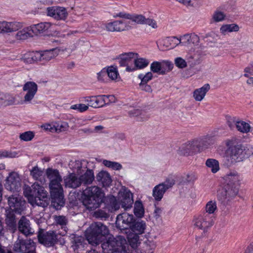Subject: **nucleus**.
<instances>
[{"label":"nucleus","mask_w":253,"mask_h":253,"mask_svg":"<svg viewBox=\"0 0 253 253\" xmlns=\"http://www.w3.org/2000/svg\"><path fill=\"white\" fill-rule=\"evenodd\" d=\"M225 145L227 147L226 161L223 165L226 167L242 162L251 156L250 149L240 143L239 139L235 137L226 140Z\"/></svg>","instance_id":"obj_1"},{"label":"nucleus","mask_w":253,"mask_h":253,"mask_svg":"<svg viewBox=\"0 0 253 253\" xmlns=\"http://www.w3.org/2000/svg\"><path fill=\"white\" fill-rule=\"evenodd\" d=\"M23 194L33 206L37 205L45 208L49 204V198L47 192L37 182L34 183L31 187L25 186Z\"/></svg>","instance_id":"obj_2"},{"label":"nucleus","mask_w":253,"mask_h":253,"mask_svg":"<svg viewBox=\"0 0 253 253\" xmlns=\"http://www.w3.org/2000/svg\"><path fill=\"white\" fill-rule=\"evenodd\" d=\"M103 196V193L98 187H88L83 192L82 203L87 209L93 210L100 206Z\"/></svg>","instance_id":"obj_3"},{"label":"nucleus","mask_w":253,"mask_h":253,"mask_svg":"<svg viewBox=\"0 0 253 253\" xmlns=\"http://www.w3.org/2000/svg\"><path fill=\"white\" fill-rule=\"evenodd\" d=\"M109 234L107 227L100 222L92 223L86 231V238L92 245H97L102 238Z\"/></svg>","instance_id":"obj_4"},{"label":"nucleus","mask_w":253,"mask_h":253,"mask_svg":"<svg viewBox=\"0 0 253 253\" xmlns=\"http://www.w3.org/2000/svg\"><path fill=\"white\" fill-rule=\"evenodd\" d=\"M62 181H56L50 183V196L51 198V204L56 209H60L64 205V200L63 194V188L61 184Z\"/></svg>","instance_id":"obj_5"},{"label":"nucleus","mask_w":253,"mask_h":253,"mask_svg":"<svg viewBox=\"0 0 253 253\" xmlns=\"http://www.w3.org/2000/svg\"><path fill=\"white\" fill-rule=\"evenodd\" d=\"M118 240L113 236H110L108 239L104 242L102 245V249L104 253H121L124 250L122 241L121 238Z\"/></svg>","instance_id":"obj_6"},{"label":"nucleus","mask_w":253,"mask_h":253,"mask_svg":"<svg viewBox=\"0 0 253 253\" xmlns=\"http://www.w3.org/2000/svg\"><path fill=\"white\" fill-rule=\"evenodd\" d=\"M13 251L18 253H36V245L31 239L18 238L14 243Z\"/></svg>","instance_id":"obj_7"},{"label":"nucleus","mask_w":253,"mask_h":253,"mask_svg":"<svg viewBox=\"0 0 253 253\" xmlns=\"http://www.w3.org/2000/svg\"><path fill=\"white\" fill-rule=\"evenodd\" d=\"M214 218V217L210 216V215L208 213H203L194 217L193 220L194 226L205 232L213 225Z\"/></svg>","instance_id":"obj_8"},{"label":"nucleus","mask_w":253,"mask_h":253,"mask_svg":"<svg viewBox=\"0 0 253 253\" xmlns=\"http://www.w3.org/2000/svg\"><path fill=\"white\" fill-rule=\"evenodd\" d=\"M136 55L137 53L132 52L121 54L118 58L120 66L127 72L134 71V61Z\"/></svg>","instance_id":"obj_9"},{"label":"nucleus","mask_w":253,"mask_h":253,"mask_svg":"<svg viewBox=\"0 0 253 253\" xmlns=\"http://www.w3.org/2000/svg\"><path fill=\"white\" fill-rule=\"evenodd\" d=\"M238 186L224 184L223 188L218 192V199L223 202L228 201L234 198L238 193Z\"/></svg>","instance_id":"obj_10"},{"label":"nucleus","mask_w":253,"mask_h":253,"mask_svg":"<svg viewBox=\"0 0 253 253\" xmlns=\"http://www.w3.org/2000/svg\"><path fill=\"white\" fill-rule=\"evenodd\" d=\"M58 235L54 231L49 230L45 233L40 232L38 235L39 242L46 247L54 246L58 242Z\"/></svg>","instance_id":"obj_11"},{"label":"nucleus","mask_w":253,"mask_h":253,"mask_svg":"<svg viewBox=\"0 0 253 253\" xmlns=\"http://www.w3.org/2000/svg\"><path fill=\"white\" fill-rule=\"evenodd\" d=\"M5 188L10 191H19L21 189V179L19 174L15 171L9 173L6 179Z\"/></svg>","instance_id":"obj_12"},{"label":"nucleus","mask_w":253,"mask_h":253,"mask_svg":"<svg viewBox=\"0 0 253 253\" xmlns=\"http://www.w3.org/2000/svg\"><path fill=\"white\" fill-rule=\"evenodd\" d=\"M7 203L10 209L8 210L15 211L19 214L24 210L25 202L22 200V197L18 195H12L8 197Z\"/></svg>","instance_id":"obj_13"},{"label":"nucleus","mask_w":253,"mask_h":253,"mask_svg":"<svg viewBox=\"0 0 253 253\" xmlns=\"http://www.w3.org/2000/svg\"><path fill=\"white\" fill-rule=\"evenodd\" d=\"M133 221V215L123 213L117 216L116 221V226L121 230H128Z\"/></svg>","instance_id":"obj_14"},{"label":"nucleus","mask_w":253,"mask_h":253,"mask_svg":"<svg viewBox=\"0 0 253 253\" xmlns=\"http://www.w3.org/2000/svg\"><path fill=\"white\" fill-rule=\"evenodd\" d=\"M47 15L57 20H65L68 13L63 7L51 6L47 8Z\"/></svg>","instance_id":"obj_15"},{"label":"nucleus","mask_w":253,"mask_h":253,"mask_svg":"<svg viewBox=\"0 0 253 253\" xmlns=\"http://www.w3.org/2000/svg\"><path fill=\"white\" fill-rule=\"evenodd\" d=\"M201 141L195 139L189 141L183 144L179 148V153L181 155H186L193 153L198 150V147L201 146Z\"/></svg>","instance_id":"obj_16"},{"label":"nucleus","mask_w":253,"mask_h":253,"mask_svg":"<svg viewBox=\"0 0 253 253\" xmlns=\"http://www.w3.org/2000/svg\"><path fill=\"white\" fill-rule=\"evenodd\" d=\"M23 90L26 92L24 97V102L29 103L34 98L37 92L38 85L35 82H28L23 85Z\"/></svg>","instance_id":"obj_17"},{"label":"nucleus","mask_w":253,"mask_h":253,"mask_svg":"<svg viewBox=\"0 0 253 253\" xmlns=\"http://www.w3.org/2000/svg\"><path fill=\"white\" fill-rule=\"evenodd\" d=\"M106 28L110 32H121L130 29L129 22L123 20H117L106 24Z\"/></svg>","instance_id":"obj_18"},{"label":"nucleus","mask_w":253,"mask_h":253,"mask_svg":"<svg viewBox=\"0 0 253 253\" xmlns=\"http://www.w3.org/2000/svg\"><path fill=\"white\" fill-rule=\"evenodd\" d=\"M119 197L122 207L125 210L131 208L133 201L132 195L129 191L126 190L119 193Z\"/></svg>","instance_id":"obj_19"},{"label":"nucleus","mask_w":253,"mask_h":253,"mask_svg":"<svg viewBox=\"0 0 253 253\" xmlns=\"http://www.w3.org/2000/svg\"><path fill=\"white\" fill-rule=\"evenodd\" d=\"M18 229L26 236L33 235L34 232L31 227L29 220L24 216H22L18 222Z\"/></svg>","instance_id":"obj_20"},{"label":"nucleus","mask_w":253,"mask_h":253,"mask_svg":"<svg viewBox=\"0 0 253 253\" xmlns=\"http://www.w3.org/2000/svg\"><path fill=\"white\" fill-rule=\"evenodd\" d=\"M181 42V39L176 37H166L162 38L160 46L162 50H165L169 48H174Z\"/></svg>","instance_id":"obj_21"},{"label":"nucleus","mask_w":253,"mask_h":253,"mask_svg":"<svg viewBox=\"0 0 253 253\" xmlns=\"http://www.w3.org/2000/svg\"><path fill=\"white\" fill-rule=\"evenodd\" d=\"M175 178L174 175L170 174L166 177L164 182L159 184V201L163 198V195L166 191L174 185Z\"/></svg>","instance_id":"obj_22"},{"label":"nucleus","mask_w":253,"mask_h":253,"mask_svg":"<svg viewBox=\"0 0 253 253\" xmlns=\"http://www.w3.org/2000/svg\"><path fill=\"white\" fill-rule=\"evenodd\" d=\"M64 182L66 187L74 189L80 187L82 184L80 177L75 173H70L64 178Z\"/></svg>","instance_id":"obj_23"},{"label":"nucleus","mask_w":253,"mask_h":253,"mask_svg":"<svg viewBox=\"0 0 253 253\" xmlns=\"http://www.w3.org/2000/svg\"><path fill=\"white\" fill-rule=\"evenodd\" d=\"M1 33H9L16 31L23 27L22 23L17 22H7L3 21L0 22Z\"/></svg>","instance_id":"obj_24"},{"label":"nucleus","mask_w":253,"mask_h":253,"mask_svg":"<svg viewBox=\"0 0 253 253\" xmlns=\"http://www.w3.org/2000/svg\"><path fill=\"white\" fill-rule=\"evenodd\" d=\"M14 212L11 210L5 211V223L10 230L14 232L17 229V219Z\"/></svg>","instance_id":"obj_25"},{"label":"nucleus","mask_w":253,"mask_h":253,"mask_svg":"<svg viewBox=\"0 0 253 253\" xmlns=\"http://www.w3.org/2000/svg\"><path fill=\"white\" fill-rule=\"evenodd\" d=\"M181 43L184 45H198L200 42L199 36L194 33L187 34L181 37Z\"/></svg>","instance_id":"obj_26"},{"label":"nucleus","mask_w":253,"mask_h":253,"mask_svg":"<svg viewBox=\"0 0 253 253\" xmlns=\"http://www.w3.org/2000/svg\"><path fill=\"white\" fill-rule=\"evenodd\" d=\"M59 50L53 48L49 50H44L40 52L39 60L41 61H48L55 58L58 54Z\"/></svg>","instance_id":"obj_27"},{"label":"nucleus","mask_w":253,"mask_h":253,"mask_svg":"<svg viewBox=\"0 0 253 253\" xmlns=\"http://www.w3.org/2000/svg\"><path fill=\"white\" fill-rule=\"evenodd\" d=\"M224 184L231 185L239 186L240 181V176L237 172H231L227 174L224 177Z\"/></svg>","instance_id":"obj_28"},{"label":"nucleus","mask_w":253,"mask_h":253,"mask_svg":"<svg viewBox=\"0 0 253 253\" xmlns=\"http://www.w3.org/2000/svg\"><path fill=\"white\" fill-rule=\"evenodd\" d=\"M210 89V86L209 84H207L201 88L195 89L193 92L194 98L197 101H202Z\"/></svg>","instance_id":"obj_29"},{"label":"nucleus","mask_w":253,"mask_h":253,"mask_svg":"<svg viewBox=\"0 0 253 253\" xmlns=\"http://www.w3.org/2000/svg\"><path fill=\"white\" fill-rule=\"evenodd\" d=\"M96 180L103 187L109 186L112 182V179L109 173L103 171H100L97 174Z\"/></svg>","instance_id":"obj_30"},{"label":"nucleus","mask_w":253,"mask_h":253,"mask_svg":"<svg viewBox=\"0 0 253 253\" xmlns=\"http://www.w3.org/2000/svg\"><path fill=\"white\" fill-rule=\"evenodd\" d=\"M102 97H99V95L87 96L84 98V101L88 102V106L99 108L101 107V105L104 103Z\"/></svg>","instance_id":"obj_31"},{"label":"nucleus","mask_w":253,"mask_h":253,"mask_svg":"<svg viewBox=\"0 0 253 253\" xmlns=\"http://www.w3.org/2000/svg\"><path fill=\"white\" fill-rule=\"evenodd\" d=\"M145 228V222L142 220H138L135 222L132 221V223L130 228L128 229V231H131L132 232L138 234H142L144 232Z\"/></svg>","instance_id":"obj_32"},{"label":"nucleus","mask_w":253,"mask_h":253,"mask_svg":"<svg viewBox=\"0 0 253 253\" xmlns=\"http://www.w3.org/2000/svg\"><path fill=\"white\" fill-rule=\"evenodd\" d=\"M40 52L38 51L29 52L22 57V60L26 63L32 64L39 60Z\"/></svg>","instance_id":"obj_33"},{"label":"nucleus","mask_w":253,"mask_h":253,"mask_svg":"<svg viewBox=\"0 0 253 253\" xmlns=\"http://www.w3.org/2000/svg\"><path fill=\"white\" fill-rule=\"evenodd\" d=\"M51 26L50 23H41L31 26L33 35H37L47 31Z\"/></svg>","instance_id":"obj_34"},{"label":"nucleus","mask_w":253,"mask_h":253,"mask_svg":"<svg viewBox=\"0 0 253 253\" xmlns=\"http://www.w3.org/2000/svg\"><path fill=\"white\" fill-rule=\"evenodd\" d=\"M53 219L56 225H60L61 229H63L64 232L62 233V235H64L67 232L68 228L66 226L68 222L67 218L63 215H54Z\"/></svg>","instance_id":"obj_35"},{"label":"nucleus","mask_w":253,"mask_h":253,"mask_svg":"<svg viewBox=\"0 0 253 253\" xmlns=\"http://www.w3.org/2000/svg\"><path fill=\"white\" fill-rule=\"evenodd\" d=\"M81 183L84 185L90 184L94 179V173L92 170L87 169L85 173L80 176Z\"/></svg>","instance_id":"obj_36"},{"label":"nucleus","mask_w":253,"mask_h":253,"mask_svg":"<svg viewBox=\"0 0 253 253\" xmlns=\"http://www.w3.org/2000/svg\"><path fill=\"white\" fill-rule=\"evenodd\" d=\"M235 127L241 133H248L250 132L251 126L249 123L238 119V121L235 122Z\"/></svg>","instance_id":"obj_37"},{"label":"nucleus","mask_w":253,"mask_h":253,"mask_svg":"<svg viewBox=\"0 0 253 253\" xmlns=\"http://www.w3.org/2000/svg\"><path fill=\"white\" fill-rule=\"evenodd\" d=\"M46 175L48 178L50 180V183L62 181V177L57 169H48L46 170Z\"/></svg>","instance_id":"obj_38"},{"label":"nucleus","mask_w":253,"mask_h":253,"mask_svg":"<svg viewBox=\"0 0 253 253\" xmlns=\"http://www.w3.org/2000/svg\"><path fill=\"white\" fill-rule=\"evenodd\" d=\"M173 65L168 60H163L159 62V74L164 75L172 70Z\"/></svg>","instance_id":"obj_39"},{"label":"nucleus","mask_w":253,"mask_h":253,"mask_svg":"<svg viewBox=\"0 0 253 253\" xmlns=\"http://www.w3.org/2000/svg\"><path fill=\"white\" fill-rule=\"evenodd\" d=\"M30 29H31V26L19 31L15 35L16 39L18 40H24L33 37V34Z\"/></svg>","instance_id":"obj_40"},{"label":"nucleus","mask_w":253,"mask_h":253,"mask_svg":"<svg viewBox=\"0 0 253 253\" xmlns=\"http://www.w3.org/2000/svg\"><path fill=\"white\" fill-rule=\"evenodd\" d=\"M206 166L211 169L213 173H215L220 169L219 162L214 159H208L205 163Z\"/></svg>","instance_id":"obj_41"},{"label":"nucleus","mask_w":253,"mask_h":253,"mask_svg":"<svg viewBox=\"0 0 253 253\" xmlns=\"http://www.w3.org/2000/svg\"><path fill=\"white\" fill-rule=\"evenodd\" d=\"M127 235V240L130 246L134 249L137 247L138 245L140 244L139 237L138 234L130 232Z\"/></svg>","instance_id":"obj_42"},{"label":"nucleus","mask_w":253,"mask_h":253,"mask_svg":"<svg viewBox=\"0 0 253 253\" xmlns=\"http://www.w3.org/2000/svg\"><path fill=\"white\" fill-rule=\"evenodd\" d=\"M217 210V208L216 202L211 200L209 201L206 205L204 213L210 214L211 217H214V213Z\"/></svg>","instance_id":"obj_43"},{"label":"nucleus","mask_w":253,"mask_h":253,"mask_svg":"<svg viewBox=\"0 0 253 253\" xmlns=\"http://www.w3.org/2000/svg\"><path fill=\"white\" fill-rule=\"evenodd\" d=\"M149 63L148 60L143 58H138L137 55L135 56L134 61V71L147 67Z\"/></svg>","instance_id":"obj_44"},{"label":"nucleus","mask_w":253,"mask_h":253,"mask_svg":"<svg viewBox=\"0 0 253 253\" xmlns=\"http://www.w3.org/2000/svg\"><path fill=\"white\" fill-rule=\"evenodd\" d=\"M1 102V106H8L12 105L14 103L15 98L8 94L1 93V98H0Z\"/></svg>","instance_id":"obj_45"},{"label":"nucleus","mask_w":253,"mask_h":253,"mask_svg":"<svg viewBox=\"0 0 253 253\" xmlns=\"http://www.w3.org/2000/svg\"><path fill=\"white\" fill-rule=\"evenodd\" d=\"M239 29V26L235 24H226L222 25L220 29V32L223 35L227 33L238 31Z\"/></svg>","instance_id":"obj_46"},{"label":"nucleus","mask_w":253,"mask_h":253,"mask_svg":"<svg viewBox=\"0 0 253 253\" xmlns=\"http://www.w3.org/2000/svg\"><path fill=\"white\" fill-rule=\"evenodd\" d=\"M108 200L109 206L112 211L119 209L121 205L120 201L118 202L115 196L111 195L108 197Z\"/></svg>","instance_id":"obj_47"},{"label":"nucleus","mask_w":253,"mask_h":253,"mask_svg":"<svg viewBox=\"0 0 253 253\" xmlns=\"http://www.w3.org/2000/svg\"><path fill=\"white\" fill-rule=\"evenodd\" d=\"M106 71L108 77L112 80L117 79L119 76L117 68L116 67H108L107 68H106Z\"/></svg>","instance_id":"obj_48"},{"label":"nucleus","mask_w":253,"mask_h":253,"mask_svg":"<svg viewBox=\"0 0 253 253\" xmlns=\"http://www.w3.org/2000/svg\"><path fill=\"white\" fill-rule=\"evenodd\" d=\"M144 208L142 204L140 201H136L134 204V213L138 217H141L144 214Z\"/></svg>","instance_id":"obj_49"},{"label":"nucleus","mask_w":253,"mask_h":253,"mask_svg":"<svg viewBox=\"0 0 253 253\" xmlns=\"http://www.w3.org/2000/svg\"><path fill=\"white\" fill-rule=\"evenodd\" d=\"M43 171L38 166H35L30 170V175L36 180H39L43 175Z\"/></svg>","instance_id":"obj_50"},{"label":"nucleus","mask_w":253,"mask_h":253,"mask_svg":"<svg viewBox=\"0 0 253 253\" xmlns=\"http://www.w3.org/2000/svg\"><path fill=\"white\" fill-rule=\"evenodd\" d=\"M103 164L107 167L112 169L114 170H120L122 169V165L117 163L108 160H104Z\"/></svg>","instance_id":"obj_51"},{"label":"nucleus","mask_w":253,"mask_h":253,"mask_svg":"<svg viewBox=\"0 0 253 253\" xmlns=\"http://www.w3.org/2000/svg\"><path fill=\"white\" fill-rule=\"evenodd\" d=\"M145 17L141 14H130V20L139 24H144Z\"/></svg>","instance_id":"obj_52"},{"label":"nucleus","mask_w":253,"mask_h":253,"mask_svg":"<svg viewBox=\"0 0 253 253\" xmlns=\"http://www.w3.org/2000/svg\"><path fill=\"white\" fill-rule=\"evenodd\" d=\"M225 17L224 13L221 11H216L212 15V19L215 22H218L223 21Z\"/></svg>","instance_id":"obj_53"},{"label":"nucleus","mask_w":253,"mask_h":253,"mask_svg":"<svg viewBox=\"0 0 253 253\" xmlns=\"http://www.w3.org/2000/svg\"><path fill=\"white\" fill-rule=\"evenodd\" d=\"M175 66L179 69H183L187 67L186 61L181 57H177L174 59Z\"/></svg>","instance_id":"obj_54"},{"label":"nucleus","mask_w":253,"mask_h":253,"mask_svg":"<svg viewBox=\"0 0 253 253\" xmlns=\"http://www.w3.org/2000/svg\"><path fill=\"white\" fill-rule=\"evenodd\" d=\"M20 138L25 141L31 140L34 137V134L32 131H26L20 135Z\"/></svg>","instance_id":"obj_55"},{"label":"nucleus","mask_w":253,"mask_h":253,"mask_svg":"<svg viewBox=\"0 0 253 253\" xmlns=\"http://www.w3.org/2000/svg\"><path fill=\"white\" fill-rule=\"evenodd\" d=\"M152 78V74L151 72H148L145 75L143 76L142 74H140L138 76V78L141 80V83H146L151 80Z\"/></svg>","instance_id":"obj_56"},{"label":"nucleus","mask_w":253,"mask_h":253,"mask_svg":"<svg viewBox=\"0 0 253 253\" xmlns=\"http://www.w3.org/2000/svg\"><path fill=\"white\" fill-rule=\"evenodd\" d=\"M195 140H198L202 142L201 143V146L198 147V150H203L206 148H207L208 146V144H207V140L206 139H196Z\"/></svg>","instance_id":"obj_57"},{"label":"nucleus","mask_w":253,"mask_h":253,"mask_svg":"<svg viewBox=\"0 0 253 253\" xmlns=\"http://www.w3.org/2000/svg\"><path fill=\"white\" fill-rule=\"evenodd\" d=\"M107 75L106 68H103L100 72L97 73V79L99 81H104Z\"/></svg>","instance_id":"obj_58"},{"label":"nucleus","mask_w":253,"mask_h":253,"mask_svg":"<svg viewBox=\"0 0 253 253\" xmlns=\"http://www.w3.org/2000/svg\"><path fill=\"white\" fill-rule=\"evenodd\" d=\"M238 119L235 117L230 118L227 121V124L229 127L231 129H233L235 127V122H237Z\"/></svg>","instance_id":"obj_59"},{"label":"nucleus","mask_w":253,"mask_h":253,"mask_svg":"<svg viewBox=\"0 0 253 253\" xmlns=\"http://www.w3.org/2000/svg\"><path fill=\"white\" fill-rule=\"evenodd\" d=\"M144 24L148 25L153 28H156L157 27V23L156 21L152 19L146 18L144 22Z\"/></svg>","instance_id":"obj_60"},{"label":"nucleus","mask_w":253,"mask_h":253,"mask_svg":"<svg viewBox=\"0 0 253 253\" xmlns=\"http://www.w3.org/2000/svg\"><path fill=\"white\" fill-rule=\"evenodd\" d=\"M144 24L148 25L153 28H156L157 27V23L156 21L152 19L146 18L144 22Z\"/></svg>","instance_id":"obj_61"},{"label":"nucleus","mask_w":253,"mask_h":253,"mask_svg":"<svg viewBox=\"0 0 253 253\" xmlns=\"http://www.w3.org/2000/svg\"><path fill=\"white\" fill-rule=\"evenodd\" d=\"M42 127L44 130H48L50 132H53L54 131H57L58 130L54 126H52L50 124H45L43 125L42 126Z\"/></svg>","instance_id":"obj_62"},{"label":"nucleus","mask_w":253,"mask_h":253,"mask_svg":"<svg viewBox=\"0 0 253 253\" xmlns=\"http://www.w3.org/2000/svg\"><path fill=\"white\" fill-rule=\"evenodd\" d=\"M140 88L141 90H144L148 92L152 91L151 87L150 85L146 84V83H141L139 84Z\"/></svg>","instance_id":"obj_63"},{"label":"nucleus","mask_w":253,"mask_h":253,"mask_svg":"<svg viewBox=\"0 0 253 253\" xmlns=\"http://www.w3.org/2000/svg\"><path fill=\"white\" fill-rule=\"evenodd\" d=\"M185 179L186 182H190L194 181L196 179V177L195 174L190 173L185 175Z\"/></svg>","instance_id":"obj_64"}]
</instances>
